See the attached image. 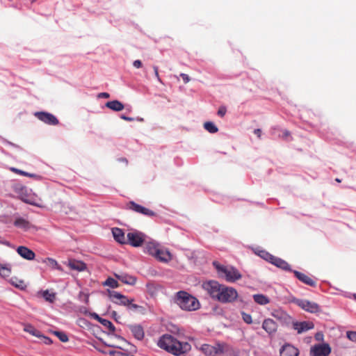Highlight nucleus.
Listing matches in <instances>:
<instances>
[{
    "label": "nucleus",
    "mask_w": 356,
    "mask_h": 356,
    "mask_svg": "<svg viewBox=\"0 0 356 356\" xmlns=\"http://www.w3.org/2000/svg\"><path fill=\"white\" fill-rule=\"evenodd\" d=\"M158 346L177 356L191 350V345L188 343H181L170 334L163 335L158 341Z\"/></svg>",
    "instance_id": "nucleus-1"
},
{
    "label": "nucleus",
    "mask_w": 356,
    "mask_h": 356,
    "mask_svg": "<svg viewBox=\"0 0 356 356\" xmlns=\"http://www.w3.org/2000/svg\"><path fill=\"white\" fill-rule=\"evenodd\" d=\"M175 302L184 310L195 311L200 308L198 300L188 293L180 291L177 293Z\"/></svg>",
    "instance_id": "nucleus-2"
},
{
    "label": "nucleus",
    "mask_w": 356,
    "mask_h": 356,
    "mask_svg": "<svg viewBox=\"0 0 356 356\" xmlns=\"http://www.w3.org/2000/svg\"><path fill=\"white\" fill-rule=\"evenodd\" d=\"M213 264L218 273L222 274L227 282H234L240 280L242 277L239 271L235 268L220 265L217 261H214Z\"/></svg>",
    "instance_id": "nucleus-3"
},
{
    "label": "nucleus",
    "mask_w": 356,
    "mask_h": 356,
    "mask_svg": "<svg viewBox=\"0 0 356 356\" xmlns=\"http://www.w3.org/2000/svg\"><path fill=\"white\" fill-rule=\"evenodd\" d=\"M200 350L207 356H218L229 350V346L225 343H216L215 346L203 344Z\"/></svg>",
    "instance_id": "nucleus-4"
},
{
    "label": "nucleus",
    "mask_w": 356,
    "mask_h": 356,
    "mask_svg": "<svg viewBox=\"0 0 356 356\" xmlns=\"http://www.w3.org/2000/svg\"><path fill=\"white\" fill-rule=\"evenodd\" d=\"M217 300L222 303H231L237 300L238 294L237 291L231 286L223 285Z\"/></svg>",
    "instance_id": "nucleus-5"
},
{
    "label": "nucleus",
    "mask_w": 356,
    "mask_h": 356,
    "mask_svg": "<svg viewBox=\"0 0 356 356\" xmlns=\"http://www.w3.org/2000/svg\"><path fill=\"white\" fill-rule=\"evenodd\" d=\"M223 284L216 281L210 280L202 284V288L214 300H217Z\"/></svg>",
    "instance_id": "nucleus-6"
},
{
    "label": "nucleus",
    "mask_w": 356,
    "mask_h": 356,
    "mask_svg": "<svg viewBox=\"0 0 356 356\" xmlns=\"http://www.w3.org/2000/svg\"><path fill=\"white\" fill-rule=\"evenodd\" d=\"M145 234L138 232H129L127 235V244H129L133 247L141 246L145 241Z\"/></svg>",
    "instance_id": "nucleus-7"
},
{
    "label": "nucleus",
    "mask_w": 356,
    "mask_h": 356,
    "mask_svg": "<svg viewBox=\"0 0 356 356\" xmlns=\"http://www.w3.org/2000/svg\"><path fill=\"white\" fill-rule=\"evenodd\" d=\"M127 209L131 210L136 213L143 214L146 216L152 217L156 216L155 212L153 211L136 203L134 201H130L127 204Z\"/></svg>",
    "instance_id": "nucleus-8"
},
{
    "label": "nucleus",
    "mask_w": 356,
    "mask_h": 356,
    "mask_svg": "<svg viewBox=\"0 0 356 356\" xmlns=\"http://www.w3.org/2000/svg\"><path fill=\"white\" fill-rule=\"evenodd\" d=\"M107 293L111 300L118 305L126 306L134 301L133 299L129 300L127 296L115 291L107 290Z\"/></svg>",
    "instance_id": "nucleus-9"
},
{
    "label": "nucleus",
    "mask_w": 356,
    "mask_h": 356,
    "mask_svg": "<svg viewBox=\"0 0 356 356\" xmlns=\"http://www.w3.org/2000/svg\"><path fill=\"white\" fill-rule=\"evenodd\" d=\"M332 348L327 343H321L313 346V356H330Z\"/></svg>",
    "instance_id": "nucleus-10"
},
{
    "label": "nucleus",
    "mask_w": 356,
    "mask_h": 356,
    "mask_svg": "<svg viewBox=\"0 0 356 356\" xmlns=\"http://www.w3.org/2000/svg\"><path fill=\"white\" fill-rule=\"evenodd\" d=\"M265 254L266 256L265 257V259L268 260L271 264L283 270L291 271L290 265L284 260L280 258L275 257L271 254H269L267 252H266Z\"/></svg>",
    "instance_id": "nucleus-11"
},
{
    "label": "nucleus",
    "mask_w": 356,
    "mask_h": 356,
    "mask_svg": "<svg viewBox=\"0 0 356 356\" xmlns=\"http://www.w3.org/2000/svg\"><path fill=\"white\" fill-rule=\"evenodd\" d=\"M35 115L42 122L50 124L56 125L58 120L52 114L47 112H37Z\"/></svg>",
    "instance_id": "nucleus-12"
},
{
    "label": "nucleus",
    "mask_w": 356,
    "mask_h": 356,
    "mask_svg": "<svg viewBox=\"0 0 356 356\" xmlns=\"http://www.w3.org/2000/svg\"><path fill=\"white\" fill-rule=\"evenodd\" d=\"M160 248L161 245L156 241H147L145 244L144 252L152 257H154L156 254L159 253V250Z\"/></svg>",
    "instance_id": "nucleus-13"
},
{
    "label": "nucleus",
    "mask_w": 356,
    "mask_h": 356,
    "mask_svg": "<svg viewBox=\"0 0 356 356\" xmlns=\"http://www.w3.org/2000/svg\"><path fill=\"white\" fill-rule=\"evenodd\" d=\"M292 327L297 331L298 334H302L309 330L312 325L307 321H293Z\"/></svg>",
    "instance_id": "nucleus-14"
},
{
    "label": "nucleus",
    "mask_w": 356,
    "mask_h": 356,
    "mask_svg": "<svg viewBox=\"0 0 356 356\" xmlns=\"http://www.w3.org/2000/svg\"><path fill=\"white\" fill-rule=\"evenodd\" d=\"M154 257L163 263H168L172 259L171 253L168 250L163 249L161 247L159 250V253L156 254Z\"/></svg>",
    "instance_id": "nucleus-15"
},
{
    "label": "nucleus",
    "mask_w": 356,
    "mask_h": 356,
    "mask_svg": "<svg viewBox=\"0 0 356 356\" xmlns=\"http://www.w3.org/2000/svg\"><path fill=\"white\" fill-rule=\"evenodd\" d=\"M17 252L26 260H33L35 257L34 252L26 246H19Z\"/></svg>",
    "instance_id": "nucleus-16"
},
{
    "label": "nucleus",
    "mask_w": 356,
    "mask_h": 356,
    "mask_svg": "<svg viewBox=\"0 0 356 356\" xmlns=\"http://www.w3.org/2000/svg\"><path fill=\"white\" fill-rule=\"evenodd\" d=\"M280 356H298V350L293 346L286 344L280 350Z\"/></svg>",
    "instance_id": "nucleus-17"
},
{
    "label": "nucleus",
    "mask_w": 356,
    "mask_h": 356,
    "mask_svg": "<svg viewBox=\"0 0 356 356\" xmlns=\"http://www.w3.org/2000/svg\"><path fill=\"white\" fill-rule=\"evenodd\" d=\"M262 327L268 334H271L275 333L277 328V325L275 321L271 318L265 319L262 324Z\"/></svg>",
    "instance_id": "nucleus-18"
},
{
    "label": "nucleus",
    "mask_w": 356,
    "mask_h": 356,
    "mask_svg": "<svg viewBox=\"0 0 356 356\" xmlns=\"http://www.w3.org/2000/svg\"><path fill=\"white\" fill-rule=\"evenodd\" d=\"M112 234L114 239L120 244H127V237L124 232L120 228L114 227L112 229Z\"/></svg>",
    "instance_id": "nucleus-19"
},
{
    "label": "nucleus",
    "mask_w": 356,
    "mask_h": 356,
    "mask_svg": "<svg viewBox=\"0 0 356 356\" xmlns=\"http://www.w3.org/2000/svg\"><path fill=\"white\" fill-rule=\"evenodd\" d=\"M134 337L138 340H142L145 337V332L143 327L140 325H131L129 326Z\"/></svg>",
    "instance_id": "nucleus-20"
},
{
    "label": "nucleus",
    "mask_w": 356,
    "mask_h": 356,
    "mask_svg": "<svg viewBox=\"0 0 356 356\" xmlns=\"http://www.w3.org/2000/svg\"><path fill=\"white\" fill-rule=\"evenodd\" d=\"M115 276L122 282L127 284L134 285L136 283V277L132 275L127 274H115Z\"/></svg>",
    "instance_id": "nucleus-21"
},
{
    "label": "nucleus",
    "mask_w": 356,
    "mask_h": 356,
    "mask_svg": "<svg viewBox=\"0 0 356 356\" xmlns=\"http://www.w3.org/2000/svg\"><path fill=\"white\" fill-rule=\"evenodd\" d=\"M14 225L18 228L26 231L30 228L31 223L26 219L19 217L15 220Z\"/></svg>",
    "instance_id": "nucleus-22"
},
{
    "label": "nucleus",
    "mask_w": 356,
    "mask_h": 356,
    "mask_svg": "<svg viewBox=\"0 0 356 356\" xmlns=\"http://www.w3.org/2000/svg\"><path fill=\"white\" fill-rule=\"evenodd\" d=\"M293 302L296 304L298 306H299L302 309L307 311V312H312V304L309 301L303 300V299H298L295 298L293 300Z\"/></svg>",
    "instance_id": "nucleus-23"
},
{
    "label": "nucleus",
    "mask_w": 356,
    "mask_h": 356,
    "mask_svg": "<svg viewBox=\"0 0 356 356\" xmlns=\"http://www.w3.org/2000/svg\"><path fill=\"white\" fill-rule=\"evenodd\" d=\"M106 106L114 111H120L124 108V104L118 100H113L106 103Z\"/></svg>",
    "instance_id": "nucleus-24"
},
{
    "label": "nucleus",
    "mask_w": 356,
    "mask_h": 356,
    "mask_svg": "<svg viewBox=\"0 0 356 356\" xmlns=\"http://www.w3.org/2000/svg\"><path fill=\"white\" fill-rule=\"evenodd\" d=\"M68 266L72 269L78 271H83L86 268L85 263L81 261L72 260L69 261Z\"/></svg>",
    "instance_id": "nucleus-25"
},
{
    "label": "nucleus",
    "mask_w": 356,
    "mask_h": 356,
    "mask_svg": "<svg viewBox=\"0 0 356 356\" xmlns=\"http://www.w3.org/2000/svg\"><path fill=\"white\" fill-rule=\"evenodd\" d=\"M24 331L38 338L42 337V333L31 324H24Z\"/></svg>",
    "instance_id": "nucleus-26"
},
{
    "label": "nucleus",
    "mask_w": 356,
    "mask_h": 356,
    "mask_svg": "<svg viewBox=\"0 0 356 356\" xmlns=\"http://www.w3.org/2000/svg\"><path fill=\"white\" fill-rule=\"evenodd\" d=\"M253 299L255 302L260 305H266L270 302V299L263 294H254Z\"/></svg>",
    "instance_id": "nucleus-27"
},
{
    "label": "nucleus",
    "mask_w": 356,
    "mask_h": 356,
    "mask_svg": "<svg viewBox=\"0 0 356 356\" xmlns=\"http://www.w3.org/2000/svg\"><path fill=\"white\" fill-rule=\"evenodd\" d=\"M293 273L300 281L307 285L312 286V279L309 277L297 270H294Z\"/></svg>",
    "instance_id": "nucleus-28"
},
{
    "label": "nucleus",
    "mask_w": 356,
    "mask_h": 356,
    "mask_svg": "<svg viewBox=\"0 0 356 356\" xmlns=\"http://www.w3.org/2000/svg\"><path fill=\"white\" fill-rule=\"evenodd\" d=\"M11 273V267L8 264H0V276L3 277H8Z\"/></svg>",
    "instance_id": "nucleus-29"
},
{
    "label": "nucleus",
    "mask_w": 356,
    "mask_h": 356,
    "mask_svg": "<svg viewBox=\"0 0 356 356\" xmlns=\"http://www.w3.org/2000/svg\"><path fill=\"white\" fill-rule=\"evenodd\" d=\"M10 282L13 286L20 289H24L26 287V284L24 280H19L16 277L12 278Z\"/></svg>",
    "instance_id": "nucleus-30"
},
{
    "label": "nucleus",
    "mask_w": 356,
    "mask_h": 356,
    "mask_svg": "<svg viewBox=\"0 0 356 356\" xmlns=\"http://www.w3.org/2000/svg\"><path fill=\"white\" fill-rule=\"evenodd\" d=\"M204 129L209 133L215 134L218 131V127L211 122H206L204 124Z\"/></svg>",
    "instance_id": "nucleus-31"
},
{
    "label": "nucleus",
    "mask_w": 356,
    "mask_h": 356,
    "mask_svg": "<svg viewBox=\"0 0 356 356\" xmlns=\"http://www.w3.org/2000/svg\"><path fill=\"white\" fill-rule=\"evenodd\" d=\"M103 285L110 286L112 289L118 288L119 286L118 281L112 277L107 278L103 283Z\"/></svg>",
    "instance_id": "nucleus-32"
},
{
    "label": "nucleus",
    "mask_w": 356,
    "mask_h": 356,
    "mask_svg": "<svg viewBox=\"0 0 356 356\" xmlns=\"http://www.w3.org/2000/svg\"><path fill=\"white\" fill-rule=\"evenodd\" d=\"M99 321L106 328L108 329L109 331L113 332L115 330L113 324L108 320L104 319L102 318H99Z\"/></svg>",
    "instance_id": "nucleus-33"
},
{
    "label": "nucleus",
    "mask_w": 356,
    "mask_h": 356,
    "mask_svg": "<svg viewBox=\"0 0 356 356\" xmlns=\"http://www.w3.org/2000/svg\"><path fill=\"white\" fill-rule=\"evenodd\" d=\"M42 297L48 302H53L56 298L55 293H49L48 290L42 292Z\"/></svg>",
    "instance_id": "nucleus-34"
},
{
    "label": "nucleus",
    "mask_w": 356,
    "mask_h": 356,
    "mask_svg": "<svg viewBox=\"0 0 356 356\" xmlns=\"http://www.w3.org/2000/svg\"><path fill=\"white\" fill-rule=\"evenodd\" d=\"M56 336L58 337V338L62 341V342H67L68 341L69 339L67 334L63 332L56 331L54 332Z\"/></svg>",
    "instance_id": "nucleus-35"
},
{
    "label": "nucleus",
    "mask_w": 356,
    "mask_h": 356,
    "mask_svg": "<svg viewBox=\"0 0 356 356\" xmlns=\"http://www.w3.org/2000/svg\"><path fill=\"white\" fill-rule=\"evenodd\" d=\"M243 320L248 324H250L252 322V316L250 314H246L245 312H241Z\"/></svg>",
    "instance_id": "nucleus-36"
},
{
    "label": "nucleus",
    "mask_w": 356,
    "mask_h": 356,
    "mask_svg": "<svg viewBox=\"0 0 356 356\" xmlns=\"http://www.w3.org/2000/svg\"><path fill=\"white\" fill-rule=\"evenodd\" d=\"M46 261L48 262L49 265L54 268H58V264L57 261L51 258H47Z\"/></svg>",
    "instance_id": "nucleus-37"
},
{
    "label": "nucleus",
    "mask_w": 356,
    "mask_h": 356,
    "mask_svg": "<svg viewBox=\"0 0 356 356\" xmlns=\"http://www.w3.org/2000/svg\"><path fill=\"white\" fill-rule=\"evenodd\" d=\"M346 336L350 341L356 342V332L348 331L346 332Z\"/></svg>",
    "instance_id": "nucleus-38"
},
{
    "label": "nucleus",
    "mask_w": 356,
    "mask_h": 356,
    "mask_svg": "<svg viewBox=\"0 0 356 356\" xmlns=\"http://www.w3.org/2000/svg\"><path fill=\"white\" fill-rule=\"evenodd\" d=\"M314 338L316 341L323 343L324 334L322 332H318L315 334Z\"/></svg>",
    "instance_id": "nucleus-39"
},
{
    "label": "nucleus",
    "mask_w": 356,
    "mask_h": 356,
    "mask_svg": "<svg viewBox=\"0 0 356 356\" xmlns=\"http://www.w3.org/2000/svg\"><path fill=\"white\" fill-rule=\"evenodd\" d=\"M126 306H127L129 309L133 311H136L138 309L143 308L141 306L132 303V302L129 304H127Z\"/></svg>",
    "instance_id": "nucleus-40"
},
{
    "label": "nucleus",
    "mask_w": 356,
    "mask_h": 356,
    "mask_svg": "<svg viewBox=\"0 0 356 356\" xmlns=\"http://www.w3.org/2000/svg\"><path fill=\"white\" fill-rule=\"evenodd\" d=\"M10 170L16 174L23 176H26V175H27L26 172L17 169L16 168H10Z\"/></svg>",
    "instance_id": "nucleus-41"
},
{
    "label": "nucleus",
    "mask_w": 356,
    "mask_h": 356,
    "mask_svg": "<svg viewBox=\"0 0 356 356\" xmlns=\"http://www.w3.org/2000/svg\"><path fill=\"white\" fill-rule=\"evenodd\" d=\"M227 112V109L225 106H220L218 111V115L220 117H224Z\"/></svg>",
    "instance_id": "nucleus-42"
},
{
    "label": "nucleus",
    "mask_w": 356,
    "mask_h": 356,
    "mask_svg": "<svg viewBox=\"0 0 356 356\" xmlns=\"http://www.w3.org/2000/svg\"><path fill=\"white\" fill-rule=\"evenodd\" d=\"M26 177L33 178L35 180H40L42 178V177L38 175L29 173V172H27V175H26Z\"/></svg>",
    "instance_id": "nucleus-43"
},
{
    "label": "nucleus",
    "mask_w": 356,
    "mask_h": 356,
    "mask_svg": "<svg viewBox=\"0 0 356 356\" xmlns=\"http://www.w3.org/2000/svg\"><path fill=\"white\" fill-rule=\"evenodd\" d=\"M153 70H154V74H155V76L156 77L157 80L160 82V83H162V81L160 78V76L159 74V67L157 66H153Z\"/></svg>",
    "instance_id": "nucleus-44"
},
{
    "label": "nucleus",
    "mask_w": 356,
    "mask_h": 356,
    "mask_svg": "<svg viewBox=\"0 0 356 356\" xmlns=\"http://www.w3.org/2000/svg\"><path fill=\"white\" fill-rule=\"evenodd\" d=\"M39 338L41 339L42 340L43 343L45 344H51L52 343V341L50 338L45 337L44 335H42V337H40Z\"/></svg>",
    "instance_id": "nucleus-45"
},
{
    "label": "nucleus",
    "mask_w": 356,
    "mask_h": 356,
    "mask_svg": "<svg viewBox=\"0 0 356 356\" xmlns=\"http://www.w3.org/2000/svg\"><path fill=\"white\" fill-rule=\"evenodd\" d=\"M180 76L182 78V79L185 83H188L191 80L190 77L186 74L181 73Z\"/></svg>",
    "instance_id": "nucleus-46"
},
{
    "label": "nucleus",
    "mask_w": 356,
    "mask_h": 356,
    "mask_svg": "<svg viewBox=\"0 0 356 356\" xmlns=\"http://www.w3.org/2000/svg\"><path fill=\"white\" fill-rule=\"evenodd\" d=\"M121 119L125 120V121H128V122H133L136 119L134 118H131V117H128V116H126L124 115H122L120 116Z\"/></svg>",
    "instance_id": "nucleus-47"
},
{
    "label": "nucleus",
    "mask_w": 356,
    "mask_h": 356,
    "mask_svg": "<svg viewBox=\"0 0 356 356\" xmlns=\"http://www.w3.org/2000/svg\"><path fill=\"white\" fill-rule=\"evenodd\" d=\"M133 65L136 67V68H140L142 67V62L140 60H136L134 63H133Z\"/></svg>",
    "instance_id": "nucleus-48"
},
{
    "label": "nucleus",
    "mask_w": 356,
    "mask_h": 356,
    "mask_svg": "<svg viewBox=\"0 0 356 356\" xmlns=\"http://www.w3.org/2000/svg\"><path fill=\"white\" fill-rule=\"evenodd\" d=\"M99 97L109 98L110 95L108 92H101L98 95Z\"/></svg>",
    "instance_id": "nucleus-49"
},
{
    "label": "nucleus",
    "mask_w": 356,
    "mask_h": 356,
    "mask_svg": "<svg viewBox=\"0 0 356 356\" xmlns=\"http://www.w3.org/2000/svg\"><path fill=\"white\" fill-rule=\"evenodd\" d=\"M290 136V132L287 130H285L283 133L282 138L285 140H287V138Z\"/></svg>",
    "instance_id": "nucleus-50"
},
{
    "label": "nucleus",
    "mask_w": 356,
    "mask_h": 356,
    "mask_svg": "<svg viewBox=\"0 0 356 356\" xmlns=\"http://www.w3.org/2000/svg\"><path fill=\"white\" fill-rule=\"evenodd\" d=\"M254 134L257 135V136L260 138L261 135V130L260 129H256L254 131Z\"/></svg>",
    "instance_id": "nucleus-51"
},
{
    "label": "nucleus",
    "mask_w": 356,
    "mask_h": 356,
    "mask_svg": "<svg viewBox=\"0 0 356 356\" xmlns=\"http://www.w3.org/2000/svg\"><path fill=\"white\" fill-rule=\"evenodd\" d=\"M312 308H313V313H316L320 311L319 307H318V305H316V304L313 303Z\"/></svg>",
    "instance_id": "nucleus-52"
},
{
    "label": "nucleus",
    "mask_w": 356,
    "mask_h": 356,
    "mask_svg": "<svg viewBox=\"0 0 356 356\" xmlns=\"http://www.w3.org/2000/svg\"><path fill=\"white\" fill-rule=\"evenodd\" d=\"M22 199L25 202L32 204L28 199H26L25 197H22Z\"/></svg>",
    "instance_id": "nucleus-53"
},
{
    "label": "nucleus",
    "mask_w": 356,
    "mask_h": 356,
    "mask_svg": "<svg viewBox=\"0 0 356 356\" xmlns=\"http://www.w3.org/2000/svg\"><path fill=\"white\" fill-rule=\"evenodd\" d=\"M120 160H121L122 162H125L127 164V163H128L127 160L126 159H124V158H123V159H120Z\"/></svg>",
    "instance_id": "nucleus-54"
},
{
    "label": "nucleus",
    "mask_w": 356,
    "mask_h": 356,
    "mask_svg": "<svg viewBox=\"0 0 356 356\" xmlns=\"http://www.w3.org/2000/svg\"><path fill=\"white\" fill-rule=\"evenodd\" d=\"M335 181L338 183H340L341 181V180L339 178L335 179Z\"/></svg>",
    "instance_id": "nucleus-55"
},
{
    "label": "nucleus",
    "mask_w": 356,
    "mask_h": 356,
    "mask_svg": "<svg viewBox=\"0 0 356 356\" xmlns=\"http://www.w3.org/2000/svg\"><path fill=\"white\" fill-rule=\"evenodd\" d=\"M112 314H113V316H115L117 315V312H115V311H113V312H112Z\"/></svg>",
    "instance_id": "nucleus-56"
},
{
    "label": "nucleus",
    "mask_w": 356,
    "mask_h": 356,
    "mask_svg": "<svg viewBox=\"0 0 356 356\" xmlns=\"http://www.w3.org/2000/svg\"><path fill=\"white\" fill-rule=\"evenodd\" d=\"M136 120H138V121H140V122L143 121V118H136Z\"/></svg>",
    "instance_id": "nucleus-57"
},
{
    "label": "nucleus",
    "mask_w": 356,
    "mask_h": 356,
    "mask_svg": "<svg viewBox=\"0 0 356 356\" xmlns=\"http://www.w3.org/2000/svg\"><path fill=\"white\" fill-rule=\"evenodd\" d=\"M354 298L356 300V294L354 295Z\"/></svg>",
    "instance_id": "nucleus-58"
}]
</instances>
